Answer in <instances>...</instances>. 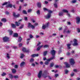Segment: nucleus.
Returning <instances> with one entry per match:
<instances>
[{
	"instance_id": "62",
	"label": "nucleus",
	"mask_w": 80,
	"mask_h": 80,
	"mask_svg": "<svg viewBox=\"0 0 80 80\" xmlns=\"http://www.w3.org/2000/svg\"><path fill=\"white\" fill-rule=\"evenodd\" d=\"M21 8H22V7L20 6L19 8V9H18V10H19V11H20V10H21Z\"/></svg>"
},
{
	"instance_id": "12",
	"label": "nucleus",
	"mask_w": 80,
	"mask_h": 80,
	"mask_svg": "<svg viewBox=\"0 0 80 80\" xmlns=\"http://www.w3.org/2000/svg\"><path fill=\"white\" fill-rule=\"evenodd\" d=\"M9 77L10 78L12 79L13 78V76L12 74H8Z\"/></svg>"
},
{
	"instance_id": "52",
	"label": "nucleus",
	"mask_w": 80,
	"mask_h": 80,
	"mask_svg": "<svg viewBox=\"0 0 80 80\" xmlns=\"http://www.w3.org/2000/svg\"><path fill=\"white\" fill-rule=\"evenodd\" d=\"M51 60H52L50 58V59H46L47 61L48 62H50V61Z\"/></svg>"
},
{
	"instance_id": "8",
	"label": "nucleus",
	"mask_w": 80,
	"mask_h": 80,
	"mask_svg": "<svg viewBox=\"0 0 80 80\" xmlns=\"http://www.w3.org/2000/svg\"><path fill=\"white\" fill-rule=\"evenodd\" d=\"M64 65H65L66 68H69V67H70V64L68 63V62H64Z\"/></svg>"
},
{
	"instance_id": "26",
	"label": "nucleus",
	"mask_w": 80,
	"mask_h": 80,
	"mask_svg": "<svg viewBox=\"0 0 80 80\" xmlns=\"http://www.w3.org/2000/svg\"><path fill=\"white\" fill-rule=\"evenodd\" d=\"M59 16H63V12H60L59 13Z\"/></svg>"
},
{
	"instance_id": "27",
	"label": "nucleus",
	"mask_w": 80,
	"mask_h": 80,
	"mask_svg": "<svg viewBox=\"0 0 80 80\" xmlns=\"http://www.w3.org/2000/svg\"><path fill=\"white\" fill-rule=\"evenodd\" d=\"M11 25L12 28H16V26L15 24H12Z\"/></svg>"
},
{
	"instance_id": "58",
	"label": "nucleus",
	"mask_w": 80,
	"mask_h": 80,
	"mask_svg": "<svg viewBox=\"0 0 80 80\" xmlns=\"http://www.w3.org/2000/svg\"><path fill=\"white\" fill-rule=\"evenodd\" d=\"M66 55H70V52H68L67 54Z\"/></svg>"
},
{
	"instance_id": "18",
	"label": "nucleus",
	"mask_w": 80,
	"mask_h": 80,
	"mask_svg": "<svg viewBox=\"0 0 80 80\" xmlns=\"http://www.w3.org/2000/svg\"><path fill=\"white\" fill-rule=\"evenodd\" d=\"M24 65H25V62H22V63H21L20 64L21 67H23V66Z\"/></svg>"
},
{
	"instance_id": "2",
	"label": "nucleus",
	"mask_w": 80,
	"mask_h": 80,
	"mask_svg": "<svg viewBox=\"0 0 80 80\" xmlns=\"http://www.w3.org/2000/svg\"><path fill=\"white\" fill-rule=\"evenodd\" d=\"M74 43L72 44V45L74 46H75L78 45V43L77 42V40L76 39H74L73 40Z\"/></svg>"
},
{
	"instance_id": "19",
	"label": "nucleus",
	"mask_w": 80,
	"mask_h": 80,
	"mask_svg": "<svg viewBox=\"0 0 80 80\" xmlns=\"http://www.w3.org/2000/svg\"><path fill=\"white\" fill-rule=\"evenodd\" d=\"M17 71H16V69H12V72L13 73H15Z\"/></svg>"
},
{
	"instance_id": "13",
	"label": "nucleus",
	"mask_w": 80,
	"mask_h": 80,
	"mask_svg": "<svg viewBox=\"0 0 80 80\" xmlns=\"http://www.w3.org/2000/svg\"><path fill=\"white\" fill-rule=\"evenodd\" d=\"M12 6H13V5H12L11 4H9L8 5H7L6 6V7L7 8H8V7H9V8H12Z\"/></svg>"
},
{
	"instance_id": "60",
	"label": "nucleus",
	"mask_w": 80,
	"mask_h": 80,
	"mask_svg": "<svg viewBox=\"0 0 80 80\" xmlns=\"http://www.w3.org/2000/svg\"><path fill=\"white\" fill-rule=\"evenodd\" d=\"M55 77L56 78L57 77H58V74H55Z\"/></svg>"
},
{
	"instance_id": "61",
	"label": "nucleus",
	"mask_w": 80,
	"mask_h": 80,
	"mask_svg": "<svg viewBox=\"0 0 80 80\" xmlns=\"http://www.w3.org/2000/svg\"><path fill=\"white\" fill-rule=\"evenodd\" d=\"M15 63L12 62L11 64V65H12V66H13V65H15Z\"/></svg>"
},
{
	"instance_id": "10",
	"label": "nucleus",
	"mask_w": 80,
	"mask_h": 80,
	"mask_svg": "<svg viewBox=\"0 0 80 80\" xmlns=\"http://www.w3.org/2000/svg\"><path fill=\"white\" fill-rule=\"evenodd\" d=\"M50 52L52 55H55V53H56V51L54 50H52Z\"/></svg>"
},
{
	"instance_id": "28",
	"label": "nucleus",
	"mask_w": 80,
	"mask_h": 80,
	"mask_svg": "<svg viewBox=\"0 0 80 80\" xmlns=\"http://www.w3.org/2000/svg\"><path fill=\"white\" fill-rule=\"evenodd\" d=\"M13 37H18V34L17 33H14V34Z\"/></svg>"
},
{
	"instance_id": "30",
	"label": "nucleus",
	"mask_w": 80,
	"mask_h": 80,
	"mask_svg": "<svg viewBox=\"0 0 80 80\" xmlns=\"http://www.w3.org/2000/svg\"><path fill=\"white\" fill-rule=\"evenodd\" d=\"M44 48H48L49 47V46L47 45H45L44 47Z\"/></svg>"
},
{
	"instance_id": "45",
	"label": "nucleus",
	"mask_w": 80,
	"mask_h": 80,
	"mask_svg": "<svg viewBox=\"0 0 80 80\" xmlns=\"http://www.w3.org/2000/svg\"><path fill=\"white\" fill-rule=\"evenodd\" d=\"M31 27V28H32V29H33L35 28V26H34L33 25H32Z\"/></svg>"
},
{
	"instance_id": "38",
	"label": "nucleus",
	"mask_w": 80,
	"mask_h": 80,
	"mask_svg": "<svg viewBox=\"0 0 80 80\" xmlns=\"http://www.w3.org/2000/svg\"><path fill=\"white\" fill-rule=\"evenodd\" d=\"M23 28V25H22L19 27L20 29H22V28Z\"/></svg>"
},
{
	"instance_id": "42",
	"label": "nucleus",
	"mask_w": 80,
	"mask_h": 80,
	"mask_svg": "<svg viewBox=\"0 0 80 80\" xmlns=\"http://www.w3.org/2000/svg\"><path fill=\"white\" fill-rule=\"evenodd\" d=\"M65 73L66 74H67V73H68V70H65Z\"/></svg>"
},
{
	"instance_id": "59",
	"label": "nucleus",
	"mask_w": 80,
	"mask_h": 80,
	"mask_svg": "<svg viewBox=\"0 0 80 80\" xmlns=\"http://www.w3.org/2000/svg\"><path fill=\"white\" fill-rule=\"evenodd\" d=\"M24 20L26 21L27 20V17H24Z\"/></svg>"
},
{
	"instance_id": "37",
	"label": "nucleus",
	"mask_w": 80,
	"mask_h": 80,
	"mask_svg": "<svg viewBox=\"0 0 80 80\" xmlns=\"http://www.w3.org/2000/svg\"><path fill=\"white\" fill-rule=\"evenodd\" d=\"M55 58V56L54 55H53V56L50 58L51 60H53Z\"/></svg>"
},
{
	"instance_id": "29",
	"label": "nucleus",
	"mask_w": 80,
	"mask_h": 80,
	"mask_svg": "<svg viewBox=\"0 0 80 80\" xmlns=\"http://www.w3.org/2000/svg\"><path fill=\"white\" fill-rule=\"evenodd\" d=\"M24 54H21V58H23V57H24Z\"/></svg>"
},
{
	"instance_id": "5",
	"label": "nucleus",
	"mask_w": 80,
	"mask_h": 80,
	"mask_svg": "<svg viewBox=\"0 0 80 80\" xmlns=\"http://www.w3.org/2000/svg\"><path fill=\"white\" fill-rule=\"evenodd\" d=\"M13 15L14 17H15L16 18H18V17H19L20 16V14H18V15H16V13L15 12H13Z\"/></svg>"
},
{
	"instance_id": "33",
	"label": "nucleus",
	"mask_w": 80,
	"mask_h": 80,
	"mask_svg": "<svg viewBox=\"0 0 80 80\" xmlns=\"http://www.w3.org/2000/svg\"><path fill=\"white\" fill-rule=\"evenodd\" d=\"M32 25V24H31L30 23H29L28 24V27L30 28H31Z\"/></svg>"
},
{
	"instance_id": "17",
	"label": "nucleus",
	"mask_w": 80,
	"mask_h": 80,
	"mask_svg": "<svg viewBox=\"0 0 80 80\" xmlns=\"http://www.w3.org/2000/svg\"><path fill=\"white\" fill-rule=\"evenodd\" d=\"M72 45L71 44H67V47H68V49H70L71 48V47H70V46Z\"/></svg>"
},
{
	"instance_id": "11",
	"label": "nucleus",
	"mask_w": 80,
	"mask_h": 80,
	"mask_svg": "<svg viewBox=\"0 0 80 80\" xmlns=\"http://www.w3.org/2000/svg\"><path fill=\"white\" fill-rule=\"evenodd\" d=\"M23 52H30V50H27L26 49V48H22V50Z\"/></svg>"
},
{
	"instance_id": "22",
	"label": "nucleus",
	"mask_w": 80,
	"mask_h": 80,
	"mask_svg": "<svg viewBox=\"0 0 80 80\" xmlns=\"http://www.w3.org/2000/svg\"><path fill=\"white\" fill-rule=\"evenodd\" d=\"M1 20L2 22H7V20H6V19L4 18H3Z\"/></svg>"
},
{
	"instance_id": "34",
	"label": "nucleus",
	"mask_w": 80,
	"mask_h": 80,
	"mask_svg": "<svg viewBox=\"0 0 80 80\" xmlns=\"http://www.w3.org/2000/svg\"><path fill=\"white\" fill-rule=\"evenodd\" d=\"M21 40H22V38H21V37H19L18 39V42H20Z\"/></svg>"
},
{
	"instance_id": "31",
	"label": "nucleus",
	"mask_w": 80,
	"mask_h": 80,
	"mask_svg": "<svg viewBox=\"0 0 80 80\" xmlns=\"http://www.w3.org/2000/svg\"><path fill=\"white\" fill-rule=\"evenodd\" d=\"M22 13L24 14H27V11L25 10H23L22 11Z\"/></svg>"
},
{
	"instance_id": "46",
	"label": "nucleus",
	"mask_w": 80,
	"mask_h": 80,
	"mask_svg": "<svg viewBox=\"0 0 80 80\" xmlns=\"http://www.w3.org/2000/svg\"><path fill=\"white\" fill-rule=\"evenodd\" d=\"M14 78H18V76H13Z\"/></svg>"
},
{
	"instance_id": "53",
	"label": "nucleus",
	"mask_w": 80,
	"mask_h": 80,
	"mask_svg": "<svg viewBox=\"0 0 80 80\" xmlns=\"http://www.w3.org/2000/svg\"><path fill=\"white\" fill-rule=\"evenodd\" d=\"M6 15H9V14H10V12H8L7 11H6Z\"/></svg>"
},
{
	"instance_id": "23",
	"label": "nucleus",
	"mask_w": 80,
	"mask_h": 80,
	"mask_svg": "<svg viewBox=\"0 0 80 80\" xmlns=\"http://www.w3.org/2000/svg\"><path fill=\"white\" fill-rule=\"evenodd\" d=\"M54 7L56 8H57V7H58V6H57V3L56 2H55L54 3Z\"/></svg>"
},
{
	"instance_id": "43",
	"label": "nucleus",
	"mask_w": 80,
	"mask_h": 80,
	"mask_svg": "<svg viewBox=\"0 0 80 80\" xmlns=\"http://www.w3.org/2000/svg\"><path fill=\"white\" fill-rule=\"evenodd\" d=\"M34 61V59L33 58H31L30 60V62H33Z\"/></svg>"
},
{
	"instance_id": "55",
	"label": "nucleus",
	"mask_w": 80,
	"mask_h": 80,
	"mask_svg": "<svg viewBox=\"0 0 80 80\" xmlns=\"http://www.w3.org/2000/svg\"><path fill=\"white\" fill-rule=\"evenodd\" d=\"M14 67L15 68H18V65H15Z\"/></svg>"
},
{
	"instance_id": "35",
	"label": "nucleus",
	"mask_w": 80,
	"mask_h": 80,
	"mask_svg": "<svg viewBox=\"0 0 80 80\" xmlns=\"http://www.w3.org/2000/svg\"><path fill=\"white\" fill-rule=\"evenodd\" d=\"M76 2L77 0H73L72 1V3H76Z\"/></svg>"
},
{
	"instance_id": "48",
	"label": "nucleus",
	"mask_w": 80,
	"mask_h": 80,
	"mask_svg": "<svg viewBox=\"0 0 80 80\" xmlns=\"http://www.w3.org/2000/svg\"><path fill=\"white\" fill-rule=\"evenodd\" d=\"M7 2H5L4 3L2 4V5L3 6H4V5H7Z\"/></svg>"
},
{
	"instance_id": "24",
	"label": "nucleus",
	"mask_w": 80,
	"mask_h": 80,
	"mask_svg": "<svg viewBox=\"0 0 80 80\" xmlns=\"http://www.w3.org/2000/svg\"><path fill=\"white\" fill-rule=\"evenodd\" d=\"M48 52V51H46L43 52V55L44 56H46V55L47 54V53Z\"/></svg>"
},
{
	"instance_id": "64",
	"label": "nucleus",
	"mask_w": 80,
	"mask_h": 80,
	"mask_svg": "<svg viewBox=\"0 0 80 80\" xmlns=\"http://www.w3.org/2000/svg\"><path fill=\"white\" fill-rule=\"evenodd\" d=\"M78 33H80V29H79V28L78 29Z\"/></svg>"
},
{
	"instance_id": "41",
	"label": "nucleus",
	"mask_w": 80,
	"mask_h": 80,
	"mask_svg": "<svg viewBox=\"0 0 80 80\" xmlns=\"http://www.w3.org/2000/svg\"><path fill=\"white\" fill-rule=\"evenodd\" d=\"M48 11L49 12V13H52L53 12L52 11L48 10Z\"/></svg>"
},
{
	"instance_id": "20",
	"label": "nucleus",
	"mask_w": 80,
	"mask_h": 80,
	"mask_svg": "<svg viewBox=\"0 0 80 80\" xmlns=\"http://www.w3.org/2000/svg\"><path fill=\"white\" fill-rule=\"evenodd\" d=\"M62 11L64 13H67L68 12V11L67 10L65 9H63Z\"/></svg>"
},
{
	"instance_id": "7",
	"label": "nucleus",
	"mask_w": 80,
	"mask_h": 80,
	"mask_svg": "<svg viewBox=\"0 0 80 80\" xmlns=\"http://www.w3.org/2000/svg\"><path fill=\"white\" fill-rule=\"evenodd\" d=\"M76 23L77 24H79L80 22V18L79 17H77L76 18Z\"/></svg>"
},
{
	"instance_id": "6",
	"label": "nucleus",
	"mask_w": 80,
	"mask_h": 80,
	"mask_svg": "<svg viewBox=\"0 0 80 80\" xmlns=\"http://www.w3.org/2000/svg\"><path fill=\"white\" fill-rule=\"evenodd\" d=\"M42 71H40L39 72L38 75V77L39 78H41V77H42Z\"/></svg>"
},
{
	"instance_id": "15",
	"label": "nucleus",
	"mask_w": 80,
	"mask_h": 80,
	"mask_svg": "<svg viewBox=\"0 0 80 80\" xmlns=\"http://www.w3.org/2000/svg\"><path fill=\"white\" fill-rule=\"evenodd\" d=\"M41 2H38L37 3V6L38 8H40V7H41Z\"/></svg>"
},
{
	"instance_id": "56",
	"label": "nucleus",
	"mask_w": 80,
	"mask_h": 80,
	"mask_svg": "<svg viewBox=\"0 0 80 80\" xmlns=\"http://www.w3.org/2000/svg\"><path fill=\"white\" fill-rule=\"evenodd\" d=\"M22 43H21L19 44V46L20 47H22Z\"/></svg>"
},
{
	"instance_id": "49",
	"label": "nucleus",
	"mask_w": 80,
	"mask_h": 80,
	"mask_svg": "<svg viewBox=\"0 0 80 80\" xmlns=\"http://www.w3.org/2000/svg\"><path fill=\"white\" fill-rule=\"evenodd\" d=\"M40 47H38L37 48V50H38V51H39V50H40Z\"/></svg>"
},
{
	"instance_id": "4",
	"label": "nucleus",
	"mask_w": 80,
	"mask_h": 80,
	"mask_svg": "<svg viewBox=\"0 0 80 80\" xmlns=\"http://www.w3.org/2000/svg\"><path fill=\"white\" fill-rule=\"evenodd\" d=\"M9 39L7 37H4L3 38V41L4 42H8Z\"/></svg>"
},
{
	"instance_id": "3",
	"label": "nucleus",
	"mask_w": 80,
	"mask_h": 80,
	"mask_svg": "<svg viewBox=\"0 0 80 80\" xmlns=\"http://www.w3.org/2000/svg\"><path fill=\"white\" fill-rule=\"evenodd\" d=\"M69 62L71 65H74L75 64V61L73 59H70L69 60Z\"/></svg>"
},
{
	"instance_id": "9",
	"label": "nucleus",
	"mask_w": 80,
	"mask_h": 80,
	"mask_svg": "<svg viewBox=\"0 0 80 80\" xmlns=\"http://www.w3.org/2000/svg\"><path fill=\"white\" fill-rule=\"evenodd\" d=\"M51 17V14L50 13H48L47 15L46 16V18L47 19H49Z\"/></svg>"
},
{
	"instance_id": "21",
	"label": "nucleus",
	"mask_w": 80,
	"mask_h": 80,
	"mask_svg": "<svg viewBox=\"0 0 80 80\" xmlns=\"http://www.w3.org/2000/svg\"><path fill=\"white\" fill-rule=\"evenodd\" d=\"M8 31L10 35H12V34L13 33V31L11 30H9Z\"/></svg>"
},
{
	"instance_id": "1",
	"label": "nucleus",
	"mask_w": 80,
	"mask_h": 80,
	"mask_svg": "<svg viewBox=\"0 0 80 80\" xmlns=\"http://www.w3.org/2000/svg\"><path fill=\"white\" fill-rule=\"evenodd\" d=\"M49 25V22H48L47 24L45 25H43L42 27V29L43 30H45L46 28H47L48 27V25Z\"/></svg>"
},
{
	"instance_id": "54",
	"label": "nucleus",
	"mask_w": 80,
	"mask_h": 80,
	"mask_svg": "<svg viewBox=\"0 0 80 80\" xmlns=\"http://www.w3.org/2000/svg\"><path fill=\"white\" fill-rule=\"evenodd\" d=\"M67 15L69 17H70V14L68 12L67 13Z\"/></svg>"
},
{
	"instance_id": "40",
	"label": "nucleus",
	"mask_w": 80,
	"mask_h": 80,
	"mask_svg": "<svg viewBox=\"0 0 80 80\" xmlns=\"http://www.w3.org/2000/svg\"><path fill=\"white\" fill-rule=\"evenodd\" d=\"M49 63V62H48V61H46L45 62V65H48Z\"/></svg>"
},
{
	"instance_id": "44",
	"label": "nucleus",
	"mask_w": 80,
	"mask_h": 80,
	"mask_svg": "<svg viewBox=\"0 0 80 80\" xmlns=\"http://www.w3.org/2000/svg\"><path fill=\"white\" fill-rule=\"evenodd\" d=\"M32 10L29 9L28 11V13H30V12H32Z\"/></svg>"
},
{
	"instance_id": "51",
	"label": "nucleus",
	"mask_w": 80,
	"mask_h": 80,
	"mask_svg": "<svg viewBox=\"0 0 80 80\" xmlns=\"http://www.w3.org/2000/svg\"><path fill=\"white\" fill-rule=\"evenodd\" d=\"M43 9L44 10H45V11H48V10L46 8H43Z\"/></svg>"
},
{
	"instance_id": "14",
	"label": "nucleus",
	"mask_w": 80,
	"mask_h": 80,
	"mask_svg": "<svg viewBox=\"0 0 80 80\" xmlns=\"http://www.w3.org/2000/svg\"><path fill=\"white\" fill-rule=\"evenodd\" d=\"M39 55L38 54H32L31 55V56L33 58L35 57H38Z\"/></svg>"
},
{
	"instance_id": "57",
	"label": "nucleus",
	"mask_w": 80,
	"mask_h": 80,
	"mask_svg": "<svg viewBox=\"0 0 80 80\" xmlns=\"http://www.w3.org/2000/svg\"><path fill=\"white\" fill-rule=\"evenodd\" d=\"M39 37H40V36L38 35H36V38H39Z\"/></svg>"
},
{
	"instance_id": "25",
	"label": "nucleus",
	"mask_w": 80,
	"mask_h": 80,
	"mask_svg": "<svg viewBox=\"0 0 80 80\" xmlns=\"http://www.w3.org/2000/svg\"><path fill=\"white\" fill-rule=\"evenodd\" d=\"M6 57H7V58L8 59H9L10 58V54H9L8 53H7L6 54Z\"/></svg>"
},
{
	"instance_id": "47",
	"label": "nucleus",
	"mask_w": 80,
	"mask_h": 80,
	"mask_svg": "<svg viewBox=\"0 0 80 80\" xmlns=\"http://www.w3.org/2000/svg\"><path fill=\"white\" fill-rule=\"evenodd\" d=\"M54 65V64H53V63H51L50 64V67H53V66Z\"/></svg>"
},
{
	"instance_id": "16",
	"label": "nucleus",
	"mask_w": 80,
	"mask_h": 80,
	"mask_svg": "<svg viewBox=\"0 0 80 80\" xmlns=\"http://www.w3.org/2000/svg\"><path fill=\"white\" fill-rule=\"evenodd\" d=\"M15 24L16 26L18 27V26H19L20 25V22H15Z\"/></svg>"
},
{
	"instance_id": "32",
	"label": "nucleus",
	"mask_w": 80,
	"mask_h": 80,
	"mask_svg": "<svg viewBox=\"0 0 80 80\" xmlns=\"http://www.w3.org/2000/svg\"><path fill=\"white\" fill-rule=\"evenodd\" d=\"M37 15H40V10H38V11L37 12Z\"/></svg>"
},
{
	"instance_id": "36",
	"label": "nucleus",
	"mask_w": 80,
	"mask_h": 80,
	"mask_svg": "<svg viewBox=\"0 0 80 80\" xmlns=\"http://www.w3.org/2000/svg\"><path fill=\"white\" fill-rule=\"evenodd\" d=\"M70 32H71V31H70L69 30H68L67 31H66L67 33H68L70 34Z\"/></svg>"
},
{
	"instance_id": "50",
	"label": "nucleus",
	"mask_w": 80,
	"mask_h": 80,
	"mask_svg": "<svg viewBox=\"0 0 80 80\" xmlns=\"http://www.w3.org/2000/svg\"><path fill=\"white\" fill-rule=\"evenodd\" d=\"M33 36L31 34H30L29 35V37L30 38H33Z\"/></svg>"
},
{
	"instance_id": "63",
	"label": "nucleus",
	"mask_w": 80,
	"mask_h": 80,
	"mask_svg": "<svg viewBox=\"0 0 80 80\" xmlns=\"http://www.w3.org/2000/svg\"><path fill=\"white\" fill-rule=\"evenodd\" d=\"M40 44H41V43L40 42H39V43H38L36 45V46H39Z\"/></svg>"
},
{
	"instance_id": "39",
	"label": "nucleus",
	"mask_w": 80,
	"mask_h": 80,
	"mask_svg": "<svg viewBox=\"0 0 80 80\" xmlns=\"http://www.w3.org/2000/svg\"><path fill=\"white\" fill-rule=\"evenodd\" d=\"M7 75V74L5 72H3L2 74V76H5V75Z\"/></svg>"
}]
</instances>
